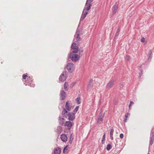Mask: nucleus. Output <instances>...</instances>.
I'll use <instances>...</instances> for the list:
<instances>
[{
	"instance_id": "1",
	"label": "nucleus",
	"mask_w": 154,
	"mask_h": 154,
	"mask_svg": "<svg viewBox=\"0 0 154 154\" xmlns=\"http://www.w3.org/2000/svg\"><path fill=\"white\" fill-rule=\"evenodd\" d=\"M23 79L25 80V81H23L25 82L26 83H27L28 85L32 87H35V85L33 83L32 78L28 76L27 74L23 75Z\"/></svg>"
},
{
	"instance_id": "2",
	"label": "nucleus",
	"mask_w": 154,
	"mask_h": 154,
	"mask_svg": "<svg viewBox=\"0 0 154 154\" xmlns=\"http://www.w3.org/2000/svg\"><path fill=\"white\" fill-rule=\"evenodd\" d=\"M76 50H73L70 54V58L72 61H76L78 60L80 58V56L79 55L76 54L78 52L77 49L76 48Z\"/></svg>"
},
{
	"instance_id": "3",
	"label": "nucleus",
	"mask_w": 154,
	"mask_h": 154,
	"mask_svg": "<svg viewBox=\"0 0 154 154\" xmlns=\"http://www.w3.org/2000/svg\"><path fill=\"white\" fill-rule=\"evenodd\" d=\"M66 69L69 72L72 73L75 70V65L73 63H69L67 65Z\"/></svg>"
},
{
	"instance_id": "4",
	"label": "nucleus",
	"mask_w": 154,
	"mask_h": 154,
	"mask_svg": "<svg viewBox=\"0 0 154 154\" xmlns=\"http://www.w3.org/2000/svg\"><path fill=\"white\" fill-rule=\"evenodd\" d=\"M71 48L73 50H76V49H75V48H76L77 50L78 51H79V54H80L81 53H82L83 51V50L82 49L80 50H79V47L74 42L72 45Z\"/></svg>"
},
{
	"instance_id": "5",
	"label": "nucleus",
	"mask_w": 154,
	"mask_h": 154,
	"mask_svg": "<svg viewBox=\"0 0 154 154\" xmlns=\"http://www.w3.org/2000/svg\"><path fill=\"white\" fill-rule=\"evenodd\" d=\"M66 79V76L65 73L63 72V73L60 76L59 79V81L61 82H63Z\"/></svg>"
},
{
	"instance_id": "6",
	"label": "nucleus",
	"mask_w": 154,
	"mask_h": 154,
	"mask_svg": "<svg viewBox=\"0 0 154 154\" xmlns=\"http://www.w3.org/2000/svg\"><path fill=\"white\" fill-rule=\"evenodd\" d=\"M68 116L69 120L70 121L73 120L75 118V114L72 112L69 113Z\"/></svg>"
},
{
	"instance_id": "7",
	"label": "nucleus",
	"mask_w": 154,
	"mask_h": 154,
	"mask_svg": "<svg viewBox=\"0 0 154 154\" xmlns=\"http://www.w3.org/2000/svg\"><path fill=\"white\" fill-rule=\"evenodd\" d=\"M65 107L66 109L68 111H70L71 109L72 106L69 101H67L66 102Z\"/></svg>"
},
{
	"instance_id": "8",
	"label": "nucleus",
	"mask_w": 154,
	"mask_h": 154,
	"mask_svg": "<svg viewBox=\"0 0 154 154\" xmlns=\"http://www.w3.org/2000/svg\"><path fill=\"white\" fill-rule=\"evenodd\" d=\"M60 98L61 100H64L66 97V93L63 91H60Z\"/></svg>"
},
{
	"instance_id": "9",
	"label": "nucleus",
	"mask_w": 154,
	"mask_h": 154,
	"mask_svg": "<svg viewBox=\"0 0 154 154\" xmlns=\"http://www.w3.org/2000/svg\"><path fill=\"white\" fill-rule=\"evenodd\" d=\"M88 12L87 11H85V10H84L82 12V14L81 17V20H83L86 17V15L88 14Z\"/></svg>"
},
{
	"instance_id": "10",
	"label": "nucleus",
	"mask_w": 154,
	"mask_h": 154,
	"mask_svg": "<svg viewBox=\"0 0 154 154\" xmlns=\"http://www.w3.org/2000/svg\"><path fill=\"white\" fill-rule=\"evenodd\" d=\"M60 138L61 140L64 142H66L67 140V137L66 135L64 134H63L61 135Z\"/></svg>"
},
{
	"instance_id": "11",
	"label": "nucleus",
	"mask_w": 154,
	"mask_h": 154,
	"mask_svg": "<svg viewBox=\"0 0 154 154\" xmlns=\"http://www.w3.org/2000/svg\"><path fill=\"white\" fill-rule=\"evenodd\" d=\"M64 125L65 126H67L68 129L70 130L71 127L72 126V123L70 121H66Z\"/></svg>"
},
{
	"instance_id": "12",
	"label": "nucleus",
	"mask_w": 154,
	"mask_h": 154,
	"mask_svg": "<svg viewBox=\"0 0 154 154\" xmlns=\"http://www.w3.org/2000/svg\"><path fill=\"white\" fill-rule=\"evenodd\" d=\"M91 6V3L88 2H86L84 10H85V11H88L90 10Z\"/></svg>"
},
{
	"instance_id": "13",
	"label": "nucleus",
	"mask_w": 154,
	"mask_h": 154,
	"mask_svg": "<svg viewBox=\"0 0 154 154\" xmlns=\"http://www.w3.org/2000/svg\"><path fill=\"white\" fill-rule=\"evenodd\" d=\"M114 85V82L113 81H111L109 82L106 85V88H109L112 87Z\"/></svg>"
},
{
	"instance_id": "14",
	"label": "nucleus",
	"mask_w": 154,
	"mask_h": 154,
	"mask_svg": "<svg viewBox=\"0 0 154 154\" xmlns=\"http://www.w3.org/2000/svg\"><path fill=\"white\" fill-rule=\"evenodd\" d=\"M60 152L61 149L59 148L55 149L54 151V154H60Z\"/></svg>"
},
{
	"instance_id": "15",
	"label": "nucleus",
	"mask_w": 154,
	"mask_h": 154,
	"mask_svg": "<svg viewBox=\"0 0 154 154\" xmlns=\"http://www.w3.org/2000/svg\"><path fill=\"white\" fill-rule=\"evenodd\" d=\"M118 8V6L117 5H114L112 8V12L114 14H115Z\"/></svg>"
},
{
	"instance_id": "16",
	"label": "nucleus",
	"mask_w": 154,
	"mask_h": 154,
	"mask_svg": "<svg viewBox=\"0 0 154 154\" xmlns=\"http://www.w3.org/2000/svg\"><path fill=\"white\" fill-rule=\"evenodd\" d=\"M114 132V130L113 128H112L110 129V136L111 140H113V133Z\"/></svg>"
},
{
	"instance_id": "17",
	"label": "nucleus",
	"mask_w": 154,
	"mask_h": 154,
	"mask_svg": "<svg viewBox=\"0 0 154 154\" xmlns=\"http://www.w3.org/2000/svg\"><path fill=\"white\" fill-rule=\"evenodd\" d=\"M103 116H99L97 120V122L99 123H101L103 120Z\"/></svg>"
},
{
	"instance_id": "18",
	"label": "nucleus",
	"mask_w": 154,
	"mask_h": 154,
	"mask_svg": "<svg viewBox=\"0 0 154 154\" xmlns=\"http://www.w3.org/2000/svg\"><path fill=\"white\" fill-rule=\"evenodd\" d=\"M62 131V129L61 127H58L56 130V132L58 134H60Z\"/></svg>"
},
{
	"instance_id": "19",
	"label": "nucleus",
	"mask_w": 154,
	"mask_h": 154,
	"mask_svg": "<svg viewBox=\"0 0 154 154\" xmlns=\"http://www.w3.org/2000/svg\"><path fill=\"white\" fill-rule=\"evenodd\" d=\"M130 114L129 113H126L125 115V122H126L128 116H130Z\"/></svg>"
},
{
	"instance_id": "20",
	"label": "nucleus",
	"mask_w": 154,
	"mask_h": 154,
	"mask_svg": "<svg viewBox=\"0 0 154 154\" xmlns=\"http://www.w3.org/2000/svg\"><path fill=\"white\" fill-rule=\"evenodd\" d=\"M68 83L66 82L64 85V88L66 91H68Z\"/></svg>"
},
{
	"instance_id": "21",
	"label": "nucleus",
	"mask_w": 154,
	"mask_h": 154,
	"mask_svg": "<svg viewBox=\"0 0 154 154\" xmlns=\"http://www.w3.org/2000/svg\"><path fill=\"white\" fill-rule=\"evenodd\" d=\"M154 141V134L153 133L152 134V136L151 137L150 143L151 144H152L153 142Z\"/></svg>"
},
{
	"instance_id": "22",
	"label": "nucleus",
	"mask_w": 154,
	"mask_h": 154,
	"mask_svg": "<svg viewBox=\"0 0 154 154\" xmlns=\"http://www.w3.org/2000/svg\"><path fill=\"white\" fill-rule=\"evenodd\" d=\"M76 103L78 104H79L81 103V99L80 97H77L75 100Z\"/></svg>"
},
{
	"instance_id": "23",
	"label": "nucleus",
	"mask_w": 154,
	"mask_h": 154,
	"mask_svg": "<svg viewBox=\"0 0 154 154\" xmlns=\"http://www.w3.org/2000/svg\"><path fill=\"white\" fill-rule=\"evenodd\" d=\"M67 111L66 110L65 108H63V109L62 111V114L64 116H66V114L67 113Z\"/></svg>"
},
{
	"instance_id": "24",
	"label": "nucleus",
	"mask_w": 154,
	"mask_h": 154,
	"mask_svg": "<svg viewBox=\"0 0 154 154\" xmlns=\"http://www.w3.org/2000/svg\"><path fill=\"white\" fill-rule=\"evenodd\" d=\"M105 140V134L104 133L103 137L102 140V143L103 144L104 143Z\"/></svg>"
},
{
	"instance_id": "25",
	"label": "nucleus",
	"mask_w": 154,
	"mask_h": 154,
	"mask_svg": "<svg viewBox=\"0 0 154 154\" xmlns=\"http://www.w3.org/2000/svg\"><path fill=\"white\" fill-rule=\"evenodd\" d=\"M64 122V119L63 118L60 119L59 121V123L60 124L63 125Z\"/></svg>"
},
{
	"instance_id": "26",
	"label": "nucleus",
	"mask_w": 154,
	"mask_h": 154,
	"mask_svg": "<svg viewBox=\"0 0 154 154\" xmlns=\"http://www.w3.org/2000/svg\"><path fill=\"white\" fill-rule=\"evenodd\" d=\"M134 104V103L133 101H130V103L129 104V109H131V105H133Z\"/></svg>"
},
{
	"instance_id": "27",
	"label": "nucleus",
	"mask_w": 154,
	"mask_h": 154,
	"mask_svg": "<svg viewBox=\"0 0 154 154\" xmlns=\"http://www.w3.org/2000/svg\"><path fill=\"white\" fill-rule=\"evenodd\" d=\"M112 148V146L110 144H108L106 146V149L108 150H109Z\"/></svg>"
},
{
	"instance_id": "28",
	"label": "nucleus",
	"mask_w": 154,
	"mask_h": 154,
	"mask_svg": "<svg viewBox=\"0 0 154 154\" xmlns=\"http://www.w3.org/2000/svg\"><path fill=\"white\" fill-rule=\"evenodd\" d=\"M75 85V82H73L72 83L70 84V85H69L70 88H72Z\"/></svg>"
},
{
	"instance_id": "29",
	"label": "nucleus",
	"mask_w": 154,
	"mask_h": 154,
	"mask_svg": "<svg viewBox=\"0 0 154 154\" xmlns=\"http://www.w3.org/2000/svg\"><path fill=\"white\" fill-rule=\"evenodd\" d=\"M79 108V107L78 106H76L75 109H74L73 112L75 113H76L78 111Z\"/></svg>"
},
{
	"instance_id": "30",
	"label": "nucleus",
	"mask_w": 154,
	"mask_h": 154,
	"mask_svg": "<svg viewBox=\"0 0 154 154\" xmlns=\"http://www.w3.org/2000/svg\"><path fill=\"white\" fill-rule=\"evenodd\" d=\"M93 86V84L92 82H90L88 84V88H91Z\"/></svg>"
},
{
	"instance_id": "31",
	"label": "nucleus",
	"mask_w": 154,
	"mask_h": 154,
	"mask_svg": "<svg viewBox=\"0 0 154 154\" xmlns=\"http://www.w3.org/2000/svg\"><path fill=\"white\" fill-rule=\"evenodd\" d=\"M76 36H77L76 40H77V41H79L80 38V35L79 34H77V35Z\"/></svg>"
},
{
	"instance_id": "32",
	"label": "nucleus",
	"mask_w": 154,
	"mask_h": 154,
	"mask_svg": "<svg viewBox=\"0 0 154 154\" xmlns=\"http://www.w3.org/2000/svg\"><path fill=\"white\" fill-rule=\"evenodd\" d=\"M125 59L126 60L129 61L130 59V57L129 56H127L125 57Z\"/></svg>"
},
{
	"instance_id": "33",
	"label": "nucleus",
	"mask_w": 154,
	"mask_h": 154,
	"mask_svg": "<svg viewBox=\"0 0 154 154\" xmlns=\"http://www.w3.org/2000/svg\"><path fill=\"white\" fill-rule=\"evenodd\" d=\"M141 41L142 42H145V38L144 37H143L141 39Z\"/></svg>"
},
{
	"instance_id": "34",
	"label": "nucleus",
	"mask_w": 154,
	"mask_h": 154,
	"mask_svg": "<svg viewBox=\"0 0 154 154\" xmlns=\"http://www.w3.org/2000/svg\"><path fill=\"white\" fill-rule=\"evenodd\" d=\"M68 146H67L65 147L63 149V152H65L66 150H67Z\"/></svg>"
},
{
	"instance_id": "35",
	"label": "nucleus",
	"mask_w": 154,
	"mask_h": 154,
	"mask_svg": "<svg viewBox=\"0 0 154 154\" xmlns=\"http://www.w3.org/2000/svg\"><path fill=\"white\" fill-rule=\"evenodd\" d=\"M124 135L122 134H121L120 135V137L121 139H122L123 138Z\"/></svg>"
},
{
	"instance_id": "36",
	"label": "nucleus",
	"mask_w": 154,
	"mask_h": 154,
	"mask_svg": "<svg viewBox=\"0 0 154 154\" xmlns=\"http://www.w3.org/2000/svg\"><path fill=\"white\" fill-rule=\"evenodd\" d=\"M93 0H87L86 2H88L91 3V2H92Z\"/></svg>"
},
{
	"instance_id": "37",
	"label": "nucleus",
	"mask_w": 154,
	"mask_h": 154,
	"mask_svg": "<svg viewBox=\"0 0 154 154\" xmlns=\"http://www.w3.org/2000/svg\"><path fill=\"white\" fill-rule=\"evenodd\" d=\"M27 85V84H26V85Z\"/></svg>"
},
{
	"instance_id": "38",
	"label": "nucleus",
	"mask_w": 154,
	"mask_h": 154,
	"mask_svg": "<svg viewBox=\"0 0 154 154\" xmlns=\"http://www.w3.org/2000/svg\"><path fill=\"white\" fill-rule=\"evenodd\" d=\"M148 154H149V153H148Z\"/></svg>"
}]
</instances>
